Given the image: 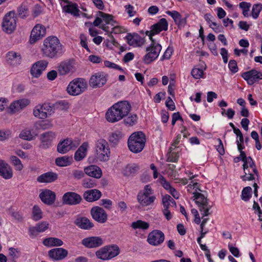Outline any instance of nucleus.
<instances>
[{
    "label": "nucleus",
    "mask_w": 262,
    "mask_h": 262,
    "mask_svg": "<svg viewBox=\"0 0 262 262\" xmlns=\"http://www.w3.org/2000/svg\"><path fill=\"white\" fill-rule=\"evenodd\" d=\"M131 108V105L127 101L118 102L107 110L105 118L111 123L118 122L128 115Z\"/></svg>",
    "instance_id": "f257e3e1"
},
{
    "label": "nucleus",
    "mask_w": 262,
    "mask_h": 262,
    "mask_svg": "<svg viewBox=\"0 0 262 262\" xmlns=\"http://www.w3.org/2000/svg\"><path fill=\"white\" fill-rule=\"evenodd\" d=\"M41 51L43 56L53 59L63 53V46L57 37L49 36L44 40Z\"/></svg>",
    "instance_id": "f03ea898"
},
{
    "label": "nucleus",
    "mask_w": 262,
    "mask_h": 262,
    "mask_svg": "<svg viewBox=\"0 0 262 262\" xmlns=\"http://www.w3.org/2000/svg\"><path fill=\"white\" fill-rule=\"evenodd\" d=\"M68 107V103L64 101H58L53 104L44 103L36 105L33 110V114L35 117L44 119L53 115L56 109L63 110Z\"/></svg>",
    "instance_id": "7ed1b4c3"
},
{
    "label": "nucleus",
    "mask_w": 262,
    "mask_h": 262,
    "mask_svg": "<svg viewBox=\"0 0 262 262\" xmlns=\"http://www.w3.org/2000/svg\"><path fill=\"white\" fill-rule=\"evenodd\" d=\"M145 142V135L141 132H135L128 139V148L133 152H140L143 150Z\"/></svg>",
    "instance_id": "20e7f679"
},
{
    "label": "nucleus",
    "mask_w": 262,
    "mask_h": 262,
    "mask_svg": "<svg viewBox=\"0 0 262 262\" xmlns=\"http://www.w3.org/2000/svg\"><path fill=\"white\" fill-rule=\"evenodd\" d=\"M151 43L146 48L147 53L143 57V62L149 64L154 61L159 55L162 49L161 45L157 42L155 39L150 38Z\"/></svg>",
    "instance_id": "39448f33"
},
{
    "label": "nucleus",
    "mask_w": 262,
    "mask_h": 262,
    "mask_svg": "<svg viewBox=\"0 0 262 262\" xmlns=\"http://www.w3.org/2000/svg\"><path fill=\"white\" fill-rule=\"evenodd\" d=\"M119 253V247L116 245H112L104 246L97 250L95 254L98 258L106 260L117 256Z\"/></svg>",
    "instance_id": "423d86ee"
},
{
    "label": "nucleus",
    "mask_w": 262,
    "mask_h": 262,
    "mask_svg": "<svg viewBox=\"0 0 262 262\" xmlns=\"http://www.w3.org/2000/svg\"><path fill=\"white\" fill-rule=\"evenodd\" d=\"M97 158L100 161H107L109 159L110 151L108 144L106 140L100 139L96 144Z\"/></svg>",
    "instance_id": "0eeeda50"
},
{
    "label": "nucleus",
    "mask_w": 262,
    "mask_h": 262,
    "mask_svg": "<svg viewBox=\"0 0 262 262\" xmlns=\"http://www.w3.org/2000/svg\"><path fill=\"white\" fill-rule=\"evenodd\" d=\"M193 194V200L198 205L203 217L209 215L210 214L209 210L211 208V206L209 204L207 198L200 192H194Z\"/></svg>",
    "instance_id": "6e6552de"
},
{
    "label": "nucleus",
    "mask_w": 262,
    "mask_h": 262,
    "mask_svg": "<svg viewBox=\"0 0 262 262\" xmlns=\"http://www.w3.org/2000/svg\"><path fill=\"white\" fill-rule=\"evenodd\" d=\"M87 88V83L83 79H76L68 85V93L73 96H77L83 92Z\"/></svg>",
    "instance_id": "1a4fd4ad"
},
{
    "label": "nucleus",
    "mask_w": 262,
    "mask_h": 262,
    "mask_svg": "<svg viewBox=\"0 0 262 262\" xmlns=\"http://www.w3.org/2000/svg\"><path fill=\"white\" fill-rule=\"evenodd\" d=\"M14 11L7 13L3 18V30L8 34L12 33L16 28V17Z\"/></svg>",
    "instance_id": "9d476101"
},
{
    "label": "nucleus",
    "mask_w": 262,
    "mask_h": 262,
    "mask_svg": "<svg viewBox=\"0 0 262 262\" xmlns=\"http://www.w3.org/2000/svg\"><path fill=\"white\" fill-rule=\"evenodd\" d=\"M168 29V23L165 18H161L159 21L150 27V31H146L145 33L149 36V39H154L152 36L159 34L162 31H166Z\"/></svg>",
    "instance_id": "9b49d317"
},
{
    "label": "nucleus",
    "mask_w": 262,
    "mask_h": 262,
    "mask_svg": "<svg viewBox=\"0 0 262 262\" xmlns=\"http://www.w3.org/2000/svg\"><path fill=\"white\" fill-rule=\"evenodd\" d=\"M81 196L74 192H67L65 193L62 198L63 204L69 205H76L81 203Z\"/></svg>",
    "instance_id": "f8f14e48"
},
{
    "label": "nucleus",
    "mask_w": 262,
    "mask_h": 262,
    "mask_svg": "<svg viewBox=\"0 0 262 262\" xmlns=\"http://www.w3.org/2000/svg\"><path fill=\"white\" fill-rule=\"evenodd\" d=\"M164 238V234L161 231L155 230L148 234L147 241L151 245L158 246L163 242Z\"/></svg>",
    "instance_id": "ddd939ff"
},
{
    "label": "nucleus",
    "mask_w": 262,
    "mask_h": 262,
    "mask_svg": "<svg viewBox=\"0 0 262 262\" xmlns=\"http://www.w3.org/2000/svg\"><path fill=\"white\" fill-rule=\"evenodd\" d=\"M81 244L87 248H96L104 244V239L99 236H91L83 239Z\"/></svg>",
    "instance_id": "4468645a"
},
{
    "label": "nucleus",
    "mask_w": 262,
    "mask_h": 262,
    "mask_svg": "<svg viewBox=\"0 0 262 262\" xmlns=\"http://www.w3.org/2000/svg\"><path fill=\"white\" fill-rule=\"evenodd\" d=\"M91 214L93 219L100 223H104L107 220V214L101 207L98 206L93 207L91 210Z\"/></svg>",
    "instance_id": "2eb2a0df"
},
{
    "label": "nucleus",
    "mask_w": 262,
    "mask_h": 262,
    "mask_svg": "<svg viewBox=\"0 0 262 262\" xmlns=\"http://www.w3.org/2000/svg\"><path fill=\"white\" fill-rule=\"evenodd\" d=\"M46 33V29L44 26L40 24L36 25L31 31L30 38V43H35L37 40L45 36Z\"/></svg>",
    "instance_id": "dca6fc26"
},
{
    "label": "nucleus",
    "mask_w": 262,
    "mask_h": 262,
    "mask_svg": "<svg viewBox=\"0 0 262 262\" xmlns=\"http://www.w3.org/2000/svg\"><path fill=\"white\" fill-rule=\"evenodd\" d=\"M242 77L249 85H252L259 79H262V74L256 70H252L242 74Z\"/></svg>",
    "instance_id": "f3484780"
},
{
    "label": "nucleus",
    "mask_w": 262,
    "mask_h": 262,
    "mask_svg": "<svg viewBox=\"0 0 262 262\" xmlns=\"http://www.w3.org/2000/svg\"><path fill=\"white\" fill-rule=\"evenodd\" d=\"M58 73L61 75H64L74 72L75 63L73 60H68L61 62L58 66Z\"/></svg>",
    "instance_id": "a211bd4d"
},
{
    "label": "nucleus",
    "mask_w": 262,
    "mask_h": 262,
    "mask_svg": "<svg viewBox=\"0 0 262 262\" xmlns=\"http://www.w3.org/2000/svg\"><path fill=\"white\" fill-rule=\"evenodd\" d=\"M125 39L127 40L129 46L134 47H141L145 43V39L141 37L137 33H128Z\"/></svg>",
    "instance_id": "6ab92c4d"
},
{
    "label": "nucleus",
    "mask_w": 262,
    "mask_h": 262,
    "mask_svg": "<svg viewBox=\"0 0 262 262\" xmlns=\"http://www.w3.org/2000/svg\"><path fill=\"white\" fill-rule=\"evenodd\" d=\"M106 82L105 76L101 73H98L91 76L90 81V85L93 88H100L104 85Z\"/></svg>",
    "instance_id": "aec40b11"
},
{
    "label": "nucleus",
    "mask_w": 262,
    "mask_h": 262,
    "mask_svg": "<svg viewBox=\"0 0 262 262\" xmlns=\"http://www.w3.org/2000/svg\"><path fill=\"white\" fill-rule=\"evenodd\" d=\"M48 64L46 60H40L35 63L31 68L30 72L31 75L36 78L40 76L43 71H44Z\"/></svg>",
    "instance_id": "412c9836"
},
{
    "label": "nucleus",
    "mask_w": 262,
    "mask_h": 262,
    "mask_svg": "<svg viewBox=\"0 0 262 262\" xmlns=\"http://www.w3.org/2000/svg\"><path fill=\"white\" fill-rule=\"evenodd\" d=\"M68 255V251L65 249L57 248L49 251V257L55 260H61L65 258Z\"/></svg>",
    "instance_id": "4be33fe9"
},
{
    "label": "nucleus",
    "mask_w": 262,
    "mask_h": 262,
    "mask_svg": "<svg viewBox=\"0 0 262 262\" xmlns=\"http://www.w3.org/2000/svg\"><path fill=\"white\" fill-rule=\"evenodd\" d=\"M55 138V134L52 132H48L40 135L41 144L40 147L43 149L48 148Z\"/></svg>",
    "instance_id": "5701e85b"
},
{
    "label": "nucleus",
    "mask_w": 262,
    "mask_h": 262,
    "mask_svg": "<svg viewBox=\"0 0 262 262\" xmlns=\"http://www.w3.org/2000/svg\"><path fill=\"white\" fill-rule=\"evenodd\" d=\"M13 172L12 167L4 160H0V176L8 180L13 177Z\"/></svg>",
    "instance_id": "b1692460"
},
{
    "label": "nucleus",
    "mask_w": 262,
    "mask_h": 262,
    "mask_svg": "<svg viewBox=\"0 0 262 262\" xmlns=\"http://www.w3.org/2000/svg\"><path fill=\"white\" fill-rule=\"evenodd\" d=\"M41 201L47 205H52L55 201V193L49 189H45L39 194Z\"/></svg>",
    "instance_id": "393cba45"
},
{
    "label": "nucleus",
    "mask_w": 262,
    "mask_h": 262,
    "mask_svg": "<svg viewBox=\"0 0 262 262\" xmlns=\"http://www.w3.org/2000/svg\"><path fill=\"white\" fill-rule=\"evenodd\" d=\"M49 227V223L44 221L38 223L34 227H31L29 229L30 235L32 237H35L39 233L43 232L46 231Z\"/></svg>",
    "instance_id": "a878e982"
},
{
    "label": "nucleus",
    "mask_w": 262,
    "mask_h": 262,
    "mask_svg": "<svg viewBox=\"0 0 262 262\" xmlns=\"http://www.w3.org/2000/svg\"><path fill=\"white\" fill-rule=\"evenodd\" d=\"M58 178V174L52 171L44 173L37 178V182L41 183H49L55 181Z\"/></svg>",
    "instance_id": "bb28decb"
},
{
    "label": "nucleus",
    "mask_w": 262,
    "mask_h": 262,
    "mask_svg": "<svg viewBox=\"0 0 262 262\" xmlns=\"http://www.w3.org/2000/svg\"><path fill=\"white\" fill-rule=\"evenodd\" d=\"M85 174L90 177L96 179H99L102 176V170L100 167L96 165H92L84 169Z\"/></svg>",
    "instance_id": "cd10ccee"
},
{
    "label": "nucleus",
    "mask_w": 262,
    "mask_h": 262,
    "mask_svg": "<svg viewBox=\"0 0 262 262\" xmlns=\"http://www.w3.org/2000/svg\"><path fill=\"white\" fill-rule=\"evenodd\" d=\"M138 202L143 206H149L154 202L156 200V196L154 195H147L142 194V191H140L137 196Z\"/></svg>",
    "instance_id": "c85d7f7f"
},
{
    "label": "nucleus",
    "mask_w": 262,
    "mask_h": 262,
    "mask_svg": "<svg viewBox=\"0 0 262 262\" xmlns=\"http://www.w3.org/2000/svg\"><path fill=\"white\" fill-rule=\"evenodd\" d=\"M101 196V192L98 189H91L84 192L83 198L88 202H92L98 200Z\"/></svg>",
    "instance_id": "c756f323"
},
{
    "label": "nucleus",
    "mask_w": 262,
    "mask_h": 262,
    "mask_svg": "<svg viewBox=\"0 0 262 262\" xmlns=\"http://www.w3.org/2000/svg\"><path fill=\"white\" fill-rule=\"evenodd\" d=\"M74 224L81 229L85 230H89L94 227V224L85 217H77Z\"/></svg>",
    "instance_id": "7c9ffc66"
},
{
    "label": "nucleus",
    "mask_w": 262,
    "mask_h": 262,
    "mask_svg": "<svg viewBox=\"0 0 262 262\" xmlns=\"http://www.w3.org/2000/svg\"><path fill=\"white\" fill-rule=\"evenodd\" d=\"M30 103V100L24 98L14 101L10 104L9 107L12 112L18 111L26 107Z\"/></svg>",
    "instance_id": "2f4dec72"
},
{
    "label": "nucleus",
    "mask_w": 262,
    "mask_h": 262,
    "mask_svg": "<svg viewBox=\"0 0 262 262\" xmlns=\"http://www.w3.org/2000/svg\"><path fill=\"white\" fill-rule=\"evenodd\" d=\"M71 139L67 138L60 141L57 146V151L61 154H64L71 150Z\"/></svg>",
    "instance_id": "473e14b6"
},
{
    "label": "nucleus",
    "mask_w": 262,
    "mask_h": 262,
    "mask_svg": "<svg viewBox=\"0 0 262 262\" xmlns=\"http://www.w3.org/2000/svg\"><path fill=\"white\" fill-rule=\"evenodd\" d=\"M88 143L84 142L78 148L74 155V159L76 161H80L83 159L86 155L88 150Z\"/></svg>",
    "instance_id": "72a5a7b5"
},
{
    "label": "nucleus",
    "mask_w": 262,
    "mask_h": 262,
    "mask_svg": "<svg viewBox=\"0 0 262 262\" xmlns=\"http://www.w3.org/2000/svg\"><path fill=\"white\" fill-rule=\"evenodd\" d=\"M62 9L64 12L70 13L74 16H79L80 15V10L76 3L70 2V4L63 6Z\"/></svg>",
    "instance_id": "f704fd0d"
},
{
    "label": "nucleus",
    "mask_w": 262,
    "mask_h": 262,
    "mask_svg": "<svg viewBox=\"0 0 262 262\" xmlns=\"http://www.w3.org/2000/svg\"><path fill=\"white\" fill-rule=\"evenodd\" d=\"M7 60L13 66L19 64L21 62L20 54L14 52H9L7 55Z\"/></svg>",
    "instance_id": "c9c22d12"
},
{
    "label": "nucleus",
    "mask_w": 262,
    "mask_h": 262,
    "mask_svg": "<svg viewBox=\"0 0 262 262\" xmlns=\"http://www.w3.org/2000/svg\"><path fill=\"white\" fill-rule=\"evenodd\" d=\"M73 162L72 156H63L58 157L55 159V164L59 167H64L70 165Z\"/></svg>",
    "instance_id": "e433bc0d"
},
{
    "label": "nucleus",
    "mask_w": 262,
    "mask_h": 262,
    "mask_svg": "<svg viewBox=\"0 0 262 262\" xmlns=\"http://www.w3.org/2000/svg\"><path fill=\"white\" fill-rule=\"evenodd\" d=\"M44 245L48 247L61 246L63 244V242L59 238L56 237H49L45 238L43 241Z\"/></svg>",
    "instance_id": "4c0bfd02"
},
{
    "label": "nucleus",
    "mask_w": 262,
    "mask_h": 262,
    "mask_svg": "<svg viewBox=\"0 0 262 262\" xmlns=\"http://www.w3.org/2000/svg\"><path fill=\"white\" fill-rule=\"evenodd\" d=\"M170 153L168 155L167 161L170 162H176L179 158V151L177 148L171 146L169 148Z\"/></svg>",
    "instance_id": "58836bf2"
},
{
    "label": "nucleus",
    "mask_w": 262,
    "mask_h": 262,
    "mask_svg": "<svg viewBox=\"0 0 262 262\" xmlns=\"http://www.w3.org/2000/svg\"><path fill=\"white\" fill-rule=\"evenodd\" d=\"M124 118L123 122L125 125L133 126L137 123L138 117L135 114H130L128 116L127 115Z\"/></svg>",
    "instance_id": "ea45409f"
},
{
    "label": "nucleus",
    "mask_w": 262,
    "mask_h": 262,
    "mask_svg": "<svg viewBox=\"0 0 262 262\" xmlns=\"http://www.w3.org/2000/svg\"><path fill=\"white\" fill-rule=\"evenodd\" d=\"M131 227L134 229L146 230L149 228V224L142 220H138L132 223Z\"/></svg>",
    "instance_id": "a19ab883"
},
{
    "label": "nucleus",
    "mask_w": 262,
    "mask_h": 262,
    "mask_svg": "<svg viewBox=\"0 0 262 262\" xmlns=\"http://www.w3.org/2000/svg\"><path fill=\"white\" fill-rule=\"evenodd\" d=\"M123 136V134L121 132L117 130L110 135L109 141L111 143L116 144L122 138Z\"/></svg>",
    "instance_id": "79ce46f5"
},
{
    "label": "nucleus",
    "mask_w": 262,
    "mask_h": 262,
    "mask_svg": "<svg viewBox=\"0 0 262 262\" xmlns=\"http://www.w3.org/2000/svg\"><path fill=\"white\" fill-rule=\"evenodd\" d=\"M10 161L12 164L15 167L16 170L21 171L23 168V164L21 163L20 159L15 156H11L10 157Z\"/></svg>",
    "instance_id": "37998d69"
},
{
    "label": "nucleus",
    "mask_w": 262,
    "mask_h": 262,
    "mask_svg": "<svg viewBox=\"0 0 262 262\" xmlns=\"http://www.w3.org/2000/svg\"><path fill=\"white\" fill-rule=\"evenodd\" d=\"M97 16L101 17L106 24H108L112 22V25L113 26V23H116V21L113 20L114 16L112 15L105 13L101 11L97 12Z\"/></svg>",
    "instance_id": "c03bdc74"
},
{
    "label": "nucleus",
    "mask_w": 262,
    "mask_h": 262,
    "mask_svg": "<svg viewBox=\"0 0 262 262\" xmlns=\"http://www.w3.org/2000/svg\"><path fill=\"white\" fill-rule=\"evenodd\" d=\"M139 169V167L136 164L128 165L124 170V174L125 176H129L136 173Z\"/></svg>",
    "instance_id": "a18cd8bd"
},
{
    "label": "nucleus",
    "mask_w": 262,
    "mask_h": 262,
    "mask_svg": "<svg viewBox=\"0 0 262 262\" xmlns=\"http://www.w3.org/2000/svg\"><path fill=\"white\" fill-rule=\"evenodd\" d=\"M42 217V212L40 208L35 205L32 209V218L33 220L37 221L41 219Z\"/></svg>",
    "instance_id": "49530a36"
},
{
    "label": "nucleus",
    "mask_w": 262,
    "mask_h": 262,
    "mask_svg": "<svg viewBox=\"0 0 262 262\" xmlns=\"http://www.w3.org/2000/svg\"><path fill=\"white\" fill-rule=\"evenodd\" d=\"M252 188L250 186L245 187L242 192V199L244 201H248L251 196Z\"/></svg>",
    "instance_id": "de8ad7c7"
},
{
    "label": "nucleus",
    "mask_w": 262,
    "mask_h": 262,
    "mask_svg": "<svg viewBox=\"0 0 262 262\" xmlns=\"http://www.w3.org/2000/svg\"><path fill=\"white\" fill-rule=\"evenodd\" d=\"M17 11L18 16L22 18H24L28 15V9L25 5L21 4L17 8Z\"/></svg>",
    "instance_id": "09e8293b"
},
{
    "label": "nucleus",
    "mask_w": 262,
    "mask_h": 262,
    "mask_svg": "<svg viewBox=\"0 0 262 262\" xmlns=\"http://www.w3.org/2000/svg\"><path fill=\"white\" fill-rule=\"evenodd\" d=\"M19 137L23 140L28 141H31L33 139V136L32 135L31 131L28 129L23 130L20 133Z\"/></svg>",
    "instance_id": "8fccbe9b"
},
{
    "label": "nucleus",
    "mask_w": 262,
    "mask_h": 262,
    "mask_svg": "<svg viewBox=\"0 0 262 262\" xmlns=\"http://www.w3.org/2000/svg\"><path fill=\"white\" fill-rule=\"evenodd\" d=\"M82 186L85 188H91L96 186V181L92 179H84L82 181Z\"/></svg>",
    "instance_id": "3c124183"
},
{
    "label": "nucleus",
    "mask_w": 262,
    "mask_h": 262,
    "mask_svg": "<svg viewBox=\"0 0 262 262\" xmlns=\"http://www.w3.org/2000/svg\"><path fill=\"white\" fill-rule=\"evenodd\" d=\"M262 10V5L260 4H254L252 9V16L256 19L258 17L259 14Z\"/></svg>",
    "instance_id": "603ef678"
},
{
    "label": "nucleus",
    "mask_w": 262,
    "mask_h": 262,
    "mask_svg": "<svg viewBox=\"0 0 262 262\" xmlns=\"http://www.w3.org/2000/svg\"><path fill=\"white\" fill-rule=\"evenodd\" d=\"M191 75L195 79H200L203 77L204 71L199 68H193L191 70Z\"/></svg>",
    "instance_id": "864d4df0"
},
{
    "label": "nucleus",
    "mask_w": 262,
    "mask_h": 262,
    "mask_svg": "<svg viewBox=\"0 0 262 262\" xmlns=\"http://www.w3.org/2000/svg\"><path fill=\"white\" fill-rule=\"evenodd\" d=\"M19 251L18 249L11 247L9 249V255L10 258L17 259L19 256Z\"/></svg>",
    "instance_id": "5fc2aeb1"
},
{
    "label": "nucleus",
    "mask_w": 262,
    "mask_h": 262,
    "mask_svg": "<svg viewBox=\"0 0 262 262\" xmlns=\"http://www.w3.org/2000/svg\"><path fill=\"white\" fill-rule=\"evenodd\" d=\"M173 49L172 47H168L166 51H165L161 60H164V59H169L171 57Z\"/></svg>",
    "instance_id": "6e6d98bb"
},
{
    "label": "nucleus",
    "mask_w": 262,
    "mask_h": 262,
    "mask_svg": "<svg viewBox=\"0 0 262 262\" xmlns=\"http://www.w3.org/2000/svg\"><path fill=\"white\" fill-rule=\"evenodd\" d=\"M166 13L173 19L175 23H177L182 16L180 13L177 11H168L166 12Z\"/></svg>",
    "instance_id": "4d7b16f0"
},
{
    "label": "nucleus",
    "mask_w": 262,
    "mask_h": 262,
    "mask_svg": "<svg viewBox=\"0 0 262 262\" xmlns=\"http://www.w3.org/2000/svg\"><path fill=\"white\" fill-rule=\"evenodd\" d=\"M104 65L106 67L117 69L121 71L122 72H124V70L121 67L116 64V63L112 62L110 61H105Z\"/></svg>",
    "instance_id": "13d9d810"
},
{
    "label": "nucleus",
    "mask_w": 262,
    "mask_h": 262,
    "mask_svg": "<svg viewBox=\"0 0 262 262\" xmlns=\"http://www.w3.org/2000/svg\"><path fill=\"white\" fill-rule=\"evenodd\" d=\"M246 162L248 164L249 167L252 169L253 172L256 174H258V171L256 168L255 164L251 157H248L246 160Z\"/></svg>",
    "instance_id": "bf43d9fd"
},
{
    "label": "nucleus",
    "mask_w": 262,
    "mask_h": 262,
    "mask_svg": "<svg viewBox=\"0 0 262 262\" xmlns=\"http://www.w3.org/2000/svg\"><path fill=\"white\" fill-rule=\"evenodd\" d=\"M228 67L230 71L233 73L237 72L238 71L237 63L236 61L234 60H230L228 64Z\"/></svg>",
    "instance_id": "052dcab7"
},
{
    "label": "nucleus",
    "mask_w": 262,
    "mask_h": 262,
    "mask_svg": "<svg viewBox=\"0 0 262 262\" xmlns=\"http://www.w3.org/2000/svg\"><path fill=\"white\" fill-rule=\"evenodd\" d=\"M11 135L10 130H0V141L8 139Z\"/></svg>",
    "instance_id": "680f3d73"
},
{
    "label": "nucleus",
    "mask_w": 262,
    "mask_h": 262,
    "mask_svg": "<svg viewBox=\"0 0 262 262\" xmlns=\"http://www.w3.org/2000/svg\"><path fill=\"white\" fill-rule=\"evenodd\" d=\"M168 200H169V195L166 194L163 196L162 202L164 207V209H168L169 208L170 203Z\"/></svg>",
    "instance_id": "e2e57ef3"
},
{
    "label": "nucleus",
    "mask_w": 262,
    "mask_h": 262,
    "mask_svg": "<svg viewBox=\"0 0 262 262\" xmlns=\"http://www.w3.org/2000/svg\"><path fill=\"white\" fill-rule=\"evenodd\" d=\"M217 141L219 142V145L216 146V150L221 155H223L225 154V150L222 141L220 138H218Z\"/></svg>",
    "instance_id": "0e129e2a"
},
{
    "label": "nucleus",
    "mask_w": 262,
    "mask_h": 262,
    "mask_svg": "<svg viewBox=\"0 0 262 262\" xmlns=\"http://www.w3.org/2000/svg\"><path fill=\"white\" fill-rule=\"evenodd\" d=\"M228 248L230 252L235 256L238 257L239 256V251L236 247H234L231 244H228Z\"/></svg>",
    "instance_id": "69168bd1"
},
{
    "label": "nucleus",
    "mask_w": 262,
    "mask_h": 262,
    "mask_svg": "<svg viewBox=\"0 0 262 262\" xmlns=\"http://www.w3.org/2000/svg\"><path fill=\"white\" fill-rule=\"evenodd\" d=\"M124 7L125 10L127 11V13L130 17L133 16L136 14V12L134 11V7L132 5L128 4L125 5Z\"/></svg>",
    "instance_id": "338daca9"
},
{
    "label": "nucleus",
    "mask_w": 262,
    "mask_h": 262,
    "mask_svg": "<svg viewBox=\"0 0 262 262\" xmlns=\"http://www.w3.org/2000/svg\"><path fill=\"white\" fill-rule=\"evenodd\" d=\"M85 173L82 170H75L73 171V174L75 179H80L84 177Z\"/></svg>",
    "instance_id": "774afa93"
}]
</instances>
